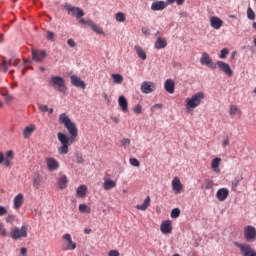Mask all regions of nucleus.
Returning a JSON list of instances; mask_svg holds the SVG:
<instances>
[{"instance_id":"f257e3e1","label":"nucleus","mask_w":256,"mask_h":256,"mask_svg":"<svg viewBox=\"0 0 256 256\" xmlns=\"http://www.w3.org/2000/svg\"><path fill=\"white\" fill-rule=\"evenodd\" d=\"M59 123L64 125L70 137L61 132L57 133V139L61 143V146L58 148V152L60 155H67L69 153V145L75 143V139H77V136L79 135V130L73 121H71V118H69L67 113L59 115Z\"/></svg>"},{"instance_id":"f03ea898","label":"nucleus","mask_w":256,"mask_h":256,"mask_svg":"<svg viewBox=\"0 0 256 256\" xmlns=\"http://www.w3.org/2000/svg\"><path fill=\"white\" fill-rule=\"evenodd\" d=\"M49 86L59 93H67V85H65V79L61 76H51L49 80Z\"/></svg>"},{"instance_id":"7ed1b4c3","label":"nucleus","mask_w":256,"mask_h":256,"mask_svg":"<svg viewBox=\"0 0 256 256\" xmlns=\"http://www.w3.org/2000/svg\"><path fill=\"white\" fill-rule=\"evenodd\" d=\"M205 99V93L197 92L192 97L186 99V109L191 111V109H197L201 105V101Z\"/></svg>"},{"instance_id":"20e7f679","label":"nucleus","mask_w":256,"mask_h":256,"mask_svg":"<svg viewBox=\"0 0 256 256\" xmlns=\"http://www.w3.org/2000/svg\"><path fill=\"white\" fill-rule=\"evenodd\" d=\"M11 239H14L15 241L19 239H25L27 237V226H21L12 228L10 232Z\"/></svg>"},{"instance_id":"39448f33","label":"nucleus","mask_w":256,"mask_h":256,"mask_svg":"<svg viewBox=\"0 0 256 256\" xmlns=\"http://www.w3.org/2000/svg\"><path fill=\"white\" fill-rule=\"evenodd\" d=\"M64 241L62 250L63 251H75L77 249V244L73 242V238H71V234L67 233L62 236Z\"/></svg>"},{"instance_id":"423d86ee","label":"nucleus","mask_w":256,"mask_h":256,"mask_svg":"<svg viewBox=\"0 0 256 256\" xmlns=\"http://www.w3.org/2000/svg\"><path fill=\"white\" fill-rule=\"evenodd\" d=\"M244 239L247 243H253L256 239V228L252 225H248L244 228Z\"/></svg>"},{"instance_id":"0eeeda50","label":"nucleus","mask_w":256,"mask_h":256,"mask_svg":"<svg viewBox=\"0 0 256 256\" xmlns=\"http://www.w3.org/2000/svg\"><path fill=\"white\" fill-rule=\"evenodd\" d=\"M201 65L209 67V69H217V64L213 62V59L207 52H203L200 58Z\"/></svg>"},{"instance_id":"6e6552de","label":"nucleus","mask_w":256,"mask_h":256,"mask_svg":"<svg viewBox=\"0 0 256 256\" xmlns=\"http://www.w3.org/2000/svg\"><path fill=\"white\" fill-rule=\"evenodd\" d=\"M140 89L142 93L149 95V93H153L157 89V86L151 81H144L142 82Z\"/></svg>"},{"instance_id":"1a4fd4ad","label":"nucleus","mask_w":256,"mask_h":256,"mask_svg":"<svg viewBox=\"0 0 256 256\" xmlns=\"http://www.w3.org/2000/svg\"><path fill=\"white\" fill-rule=\"evenodd\" d=\"M64 9L66 11H68V13H71L72 15H74L77 19H81V17H83L85 15V12H83L81 10V8L79 7H74V6H71L69 4H66L64 6Z\"/></svg>"},{"instance_id":"9d476101","label":"nucleus","mask_w":256,"mask_h":256,"mask_svg":"<svg viewBox=\"0 0 256 256\" xmlns=\"http://www.w3.org/2000/svg\"><path fill=\"white\" fill-rule=\"evenodd\" d=\"M243 256H256V252L249 244H236Z\"/></svg>"},{"instance_id":"9b49d317","label":"nucleus","mask_w":256,"mask_h":256,"mask_svg":"<svg viewBox=\"0 0 256 256\" xmlns=\"http://www.w3.org/2000/svg\"><path fill=\"white\" fill-rule=\"evenodd\" d=\"M217 67L222 71V73H225L228 77L233 76V70H231V66L223 61H217L216 63Z\"/></svg>"},{"instance_id":"f8f14e48","label":"nucleus","mask_w":256,"mask_h":256,"mask_svg":"<svg viewBox=\"0 0 256 256\" xmlns=\"http://www.w3.org/2000/svg\"><path fill=\"white\" fill-rule=\"evenodd\" d=\"M45 163L48 171H57L59 169V161L53 157L46 158Z\"/></svg>"},{"instance_id":"ddd939ff","label":"nucleus","mask_w":256,"mask_h":256,"mask_svg":"<svg viewBox=\"0 0 256 256\" xmlns=\"http://www.w3.org/2000/svg\"><path fill=\"white\" fill-rule=\"evenodd\" d=\"M168 5L167 1H155L151 4V11H163Z\"/></svg>"},{"instance_id":"4468645a","label":"nucleus","mask_w":256,"mask_h":256,"mask_svg":"<svg viewBox=\"0 0 256 256\" xmlns=\"http://www.w3.org/2000/svg\"><path fill=\"white\" fill-rule=\"evenodd\" d=\"M160 231L161 233H163L164 235H169V233H171V231H173V226H171V222L170 220H165L161 223L160 225Z\"/></svg>"},{"instance_id":"2eb2a0df","label":"nucleus","mask_w":256,"mask_h":256,"mask_svg":"<svg viewBox=\"0 0 256 256\" xmlns=\"http://www.w3.org/2000/svg\"><path fill=\"white\" fill-rule=\"evenodd\" d=\"M228 197H229V189L220 188L217 190L216 199H218V201H226Z\"/></svg>"},{"instance_id":"dca6fc26","label":"nucleus","mask_w":256,"mask_h":256,"mask_svg":"<svg viewBox=\"0 0 256 256\" xmlns=\"http://www.w3.org/2000/svg\"><path fill=\"white\" fill-rule=\"evenodd\" d=\"M70 81L74 87H80L81 89H85L86 87L85 81L81 80L77 75L70 76Z\"/></svg>"},{"instance_id":"f3484780","label":"nucleus","mask_w":256,"mask_h":256,"mask_svg":"<svg viewBox=\"0 0 256 256\" xmlns=\"http://www.w3.org/2000/svg\"><path fill=\"white\" fill-rule=\"evenodd\" d=\"M210 25L213 29L219 30L223 27V20L217 16H212L210 18Z\"/></svg>"},{"instance_id":"a211bd4d","label":"nucleus","mask_w":256,"mask_h":256,"mask_svg":"<svg viewBox=\"0 0 256 256\" xmlns=\"http://www.w3.org/2000/svg\"><path fill=\"white\" fill-rule=\"evenodd\" d=\"M164 89L167 91V93L173 95V93H175V81H173V79H167L164 82Z\"/></svg>"},{"instance_id":"6ab92c4d","label":"nucleus","mask_w":256,"mask_h":256,"mask_svg":"<svg viewBox=\"0 0 256 256\" xmlns=\"http://www.w3.org/2000/svg\"><path fill=\"white\" fill-rule=\"evenodd\" d=\"M172 189L176 194L181 193V189H183V184H181V180L179 177H174L172 180Z\"/></svg>"},{"instance_id":"aec40b11","label":"nucleus","mask_w":256,"mask_h":256,"mask_svg":"<svg viewBox=\"0 0 256 256\" xmlns=\"http://www.w3.org/2000/svg\"><path fill=\"white\" fill-rule=\"evenodd\" d=\"M115 187H117V182L109 178H104V183H103L104 191H111V189H115Z\"/></svg>"},{"instance_id":"412c9836","label":"nucleus","mask_w":256,"mask_h":256,"mask_svg":"<svg viewBox=\"0 0 256 256\" xmlns=\"http://www.w3.org/2000/svg\"><path fill=\"white\" fill-rule=\"evenodd\" d=\"M46 55L47 52L45 51L37 52L35 49H32V59H34V61L41 62L45 59Z\"/></svg>"},{"instance_id":"4be33fe9","label":"nucleus","mask_w":256,"mask_h":256,"mask_svg":"<svg viewBox=\"0 0 256 256\" xmlns=\"http://www.w3.org/2000/svg\"><path fill=\"white\" fill-rule=\"evenodd\" d=\"M118 104L123 113H127V111H129V103H127V98H125V96H119Z\"/></svg>"},{"instance_id":"5701e85b","label":"nucleus","mask_w":256,"mask_h":256,"mask_svg":"<svg viewBox=\"0 0 256 256\" xmlns=\"http://www.w3.org/2000/svg\"><path fill=\"white\" fill-rule=\"evenodd\" d=\"M155 49H165L167 47V39L158 37L154 44Z\"/></svg>"},{"instance_id":"b1692460","label":"nucleus","mask_w":256,"mask_h":256,"mask_svg":"<svg viewBox=\"0 0 256 256\" xmlns=\"http://www.w3.org/2000/svg\"><path fill=\"white\" fill-rule=\"evenodd\" d=\"M14 209H21L23 205V194H18L14 197L13 200Z\"/></svg>"},{"instance_id":"393cba45","label":"nucleus","mask_w":256,"mask_h":256,"mask_svg":"<svg viewBox=\"0 0 256 256\" xmlns=\"http://www.w3.org/2000/svg\"><path fill=\"white\" fill-rule=\"evenodd\" d=\"M149 205H151V197L147 196L141 205H136V209L147 211Z\"/></svg>"},{"instance_id":"a878e982","label":"nucleus","mask_w":256,"mask_h":256,"mask_svg":"<svg viewBox=\"0 0 256 256\" xmlns=\"http://www.w3.org/2000/svg\"><path fill=\"white\" fill-rule=\"evenodd\" d=\"M35 131V125H30L24 128L23 130V137L24 139H29L31 134Z\"/></svg>"},{"instance_id":"bb28decb","label":"nucleus","mask_w":256,"mask_h":256,"mask_svg":"<svg viewBox=\"0 0 256 256\" xmlns=\"http://www.w3.org/2000/svg\"><path fill=\"white\" fill-rule=\"evenodd\" d=\"M89 23V27L90 29H92V31H94V33H97L98 35H104L103 29L95 24V22H88Z\"/></svg>"},{"instance_id":"cd10ccee","label":"nucleus","mask_w":256,"mask_h":256,"mask_svg":"<svg viewBox=\"0 0 256 256\" xmlns=\"http://www.w3.org/2000/svg\"><path fill=\"white\" fill-rule=\"evenodd\" d=\"M135 51L140 59L142 61H145L147 59V53L143 51V48L141 46H135Z\"/></svg>"},{"instance_id":"c85d7f7f","label":"nucleus","mask_w":256,"mask_h":256,"mask_svg":"<svg viewBox=\"0 0 256 256\" xmlns=\"http://www.w3.org/2000/svg\"><path fill=\"white\" fill-rule=\"evenodd\" d=\"M229 115L235 117V115H241V109L237 105H231L229 108Z\"/></svg>"},{"instance_id":"c756f323","label":"nucleus","mask_w":256,"mask_h":256,"mask_svg":"<svg viewBox=\"0 0 256 256\" xmlns=\"http://www.w3.org/2000/svg\"><path fill=\"white\" fill-rule=\"evenodd\" d=\"M221 163V158L217 157V158H214L212 160V163H211V168L213 169V171H215V173H219V165Z\"/></svg>"},{"instance_id":"7c9ffc66","label":"nucleus","mask_w":256,"mask_h":256,"mask_svg":"<svg viewBox=\"0 0 256 256\" xmlns=\"http://www.w3.org/2000/svg\"><path fill=\"white\" fill-rule=\"evenodd\" d=\"M67 183H69L67 176H65V175L61 176L58 180L59 189H65V187H67Z\"/></svg>"},{"instance_id":"2f4dec72","label":"nucleus","mask_w":256,"mask_h":256,"mask_svg":"<svg viewBox=\"0 0 256 256\" xmlns=\"http://www.w3.org/2000/svg\"><path fill=\"white\" fill-rule=\"evenodd\" d=\"M11 161H13V150L6 152L5 167H11Z\"/></svg>"},{"instance_id":"473e14b6","label":"nucleus","mask_w":256,"mask_h":256,"mask_svg":"<svg viewBox=\"0 0 256 256\" xmlns=\"http://www.w3.org/2000/svg\"><path fill=\"white\" fill-rule=\"evenodd\" d=\"M76 193L78 197H82V198L85 197V195H87V186L85 185L79 186Z\"/></svg>"},{"instance_id":"72a5a7b5","label":"nucleus","mask_w":256,"mask_h":256,"mask_svg":"<svg viewBox=\"0 0 256 256\" xmlns=\"http://www.w3.org/2000/svg\"><path fill=\"white\" fill-rule=\"evenodd\" d=\"M1 95L4 98V101L7 105H9V103H11V101H13L15 99V97H13V95L9 94V92H2Z\"/></svg>"},{"instance_id":"f704fd0d","label":"nucleus","mask_w":256,"mask_h":256,"mask_svg":"<svg viewBox=\"0 0 256 256\" xmlns=\"http://www.w3.org/2000/svg\"><path fill=\"white\" fill-rule=\"evenodd\" d=\"M111 78L116 85H121L123 83V76H121V74H112Z\"/></svg>"},{"instance_id":"c9c22d12","label":"nucleus","mask_w":256,"mask_h":256,"mask_svg":"<svg viewBox=\"0 0 256 256\" xmlns=\"http://www.w3.org/2000/svg\"><path fill=\"white\" fill-rule=\"evenodd\" d=\"M0 67L2 68L3 73H7V71H9V64L7 63V60L4 56H2V64Z\"/></svg>"},{"instance_id":"e433bc0d","label":"nucleus","mask_w":256,"mask_h":256,"mask_svg":"<svg viewBox=\"0 0 256 256\" xmlns=\"http://www.w3.org/2000/svg\"><path fill=\"white\" fill-rule=\"evenodd\" d=\"M241 181H243V177H236L232 181V190L233 191H235V189H237V187H239V183H241Z\"/></svg>"},{"instance_id":"4c0bfd02","label":"nucleus","mask_w":256,"mask_h":256,"mask_svg":"<svg viewBox=\"0 0 256 256\" xmlns=\"http://www.w3.org/2000/svg\"><path fill=\"white\" fill-rule=\"evenodd\" d=\"M115 20L118 23H123L125 21V14L123 12H118L115 14Z\"/></svg>"},{"instance_id":"58836bf2","label":"nucleus","mask_w":256,"mask_h":256,"mask_svg":"<svg viewBox=\"0 0 256 256\" xmlns=\"http://www.w3.org/2000/svg\"><path fill=\"white\" fill-rule=\"evenodd\" d=\"M180 215H181V210L179 208H174L170 214L172 219H177L179 218Z\"/></svg>"},{"instance_id":"ea45409f","label":"nucleus","mask_w":256,"mask_h":256,"mask_svg":"<svg viewBox=\"0 0 256 256\" xmlns=\"http://www.w3.org/2000/svg\"><path fill=\"white\" fill-rule=\"evenodd\" d=\"M78 209L80 213H91V208H89L86 204H80Z\"/></svg>"},{"instance_id":"a19ab883","label":"nucleus","mask_w":256,"mask_h":256,"mask_svg":"<svg viewBox=\"0 0 256 256\" xmlns=\"http://www.w3.org/2000/svg\"><path fill=\"white\" fill-rule=\"evenodd\" d=\"M247 18L250 20V21H254L255 19V12L253 11V9L251 7H249L247 9Z\"/></svg>"},{"instance_id":"79ce46f5","label":"nucleus","mask_w":256,"mask_h":256,"mask_svg":"<svg viewBox=\"0 0 256 256\" xmlns=\"http://www.w3.org/2000/svg\"><path fill=\"white\" fill-rule=\"evenodd\" d=\"M37 107H38V109H39V111H40L41 113H47V111H49V106H47V105H45V104H40V103H38V104H37Z\"/></svg>"},{"instance_id":"37998d69","label":"nucleus","mask_w":256,"mask_h":256,"mask_svg":"<svg viewBox=\"0 0 256 256\" xmlns=\"http://www.w3.org/2000/svg\"><path fill=\"white\" fill-rule=\"evenodd\" d=\"M129 163L132 167H139L141 165L137 158H130Z\"/></svg>"},{"instance_id":"c03bdc74","label":"nucleus","mask_w":256,"mask_h":256,"mask_svg":"<svg viewBox=\"0 0 256 256\" xmlns=\"http://www.w3.org/2000/svg\"><path fill=\"white\" fill-rule=\"evenodd\" d=\"M75 159H76V162L79 164V165H82V163H85V159H83V155L79 154V153H76L75 154Z\"/></svg>"},{"instance_id":"a18cd8bd","label":"nucleus","mask_w":256,"mask_h":256,"mask_svg":"<svg viewBox=\"0 0 256 256\" xmlns=\"http://www.w3.org/2000/svg\"><path fill=\"white\" fill-rule=\"evenodd\" d=\"M133 111L135 115H141V113H143V108L141 107V105L138 104L134 106Z\"/></svg>"},{"instance_id":"49530a36","label":"nucleus","mask_w":256,"mask_h":256,"mask_svg":"<svg viewBox=\"0 0 256 256\" xmlns=\"http://www.w3.org/2000/svg\"><path fill=\"white\" fill-rule=\"evenodd\" d=\"M227 55H229V49L223 48L220 51V59H225L227 57Z\"/></svg>"},{"instance_id":"de8ad7c7","label":"nucleus","mask_w":256,"mask_h":256,"mask_svg":"<svg viewBox=\"0 0 256 256\" xmlns=\"http://www.w3.org/2000/svg\"><path fill=\"white\" fill-rule=\"evenodd\" d=\"M120 143L122 147H129V145H131V140L128 138H123Z\"/></svg>"},{"instance_id":"09e8293b","label":"nucleus","mask_w":256,"mask_h":256,"mask_svg":"<svg viewBox=\"0 0 256 256\" xmlns=\"http://www.w3.org/2000/svg\"><path fill=\"white\" fill-rule=\"evenodd\" d=\"M3 223L0 222V235L2 237H7L8 233H7V229L3 228Z\"/></svg>"},{"instance_id":"8fccbe9b","label":"nucleus","mask_w":256,"mask_h":256,"mask_svg":"<svg viewBox=\"0 0 256 256\" xmlns=\"http://www.w3.org/2000/svg\"><path fill=\"white\" fill-rule=\"evenodd\" d=\"M168 5H173V3H177V5H183L185 3V0H166Z\"/></svg>"},{"instance_id":"3c124183","label":"nucleus","mask_w":256,"mask_h":256,"mask_svg":"<svg viewBox=\"0 0 256 256\" xmlns=\"http://www.w3.org/2000/svg\"><path fill=\"white\" fill-rule=\"evenodd\" d=\"M39 185H41V177L36 176V177L33 179V186H34V187H39Z\"/></svg>"},{"instance_id":"603ef678","label":"nucleus","mask_w":256,"mask_h":256,"mask_svg":"<svg viewBox=\"0 0 256 256\" xmlns=\"http://www.w3.org/2000/svg\"><path fill=\"white\" fill-rule=\"evenodd\" d=\"M46 39H48V41H55V33L47 31Z\"/></svg>"},{"instance_id":"864d4df0","label":"nucleus","mask_w":256,"mask_h":256,"mask_svg":"<svg viewBox=\"0 0 256 256\" xmlns=\"http://www.w3.org/2000/svg\"><path fill=\"white\" fill-rule=\"evenodd\" d=\"M13 67H18V69L21 67L19 63H21V60L18 58L11 59Z\"/></svg>"},{"instance_id":"5fc2aeb1","label":"nucleus","mask_w":256,"mask_h":256,"mask_svg":"<svg viewBox=\"0 0 256 256\" xmlns=\"http://www.w3.org/2000/svg\"><path fill=\"white\" fill-rule=\"evenodd\" d=\"M155 109H163V104H155L151 107L152 113H155Z\"/></svg>"},{"instance_id":"6e6d98bb","label":"nucleus","mask_w":256,"mask_h":256,"mask_svg":"<svg viewBox=\"0 0 256 256\" xmlns=\"http://www.w3.org/2000/svg\"><path fill=\"white\" fill-rule=\"evenodd\" d=\"M79 23H81L82 25H88V27H89V23H93V20H85V19H83V18H81L80 20H79Z\"/></svg>"},{"instance_id":"4d7b16f0","label":"nucleus","mask_w":256,"mask_h":256,"mask_svg":"<svg viewBox=\"0 0 256 256\" xmlns=\"http://www.w3.org/2000/svg\"><path fill=\"white\" fill-rule=\"evenodd\" d=\"M205 189H207V190L213 189V181H211V180L206 181Z\"/></svg>"},{"instance_id":"13d9d810","label":"nucleus","mask_w":256,"mask_h":256,"mask_svg":"<svg viewBox=\"0 0 256 256\" xmlns=\"http://www.w3.org/2000/svg\"><path fill=\"white\" fill-rule=\"evenodd\" d=\"M141 31H142L143 35H151V31L149 30L148 27H142Z\"/></svg>"},{"instance_id":"bf43d9fd","label":"nucleus","mask_w":256,"mask_h":256,"mask_svg":"<svg viewBox=\"0 0 256 256\" xmlns=\"http://www.w3.org/2000/svg\"><path fill=\"white\" fill-rule=\"evenodd\" d=\"M67 44L69 45V47H75L76 45L75 40H73V38L68 39Z\"/></svg>"},{"instance_id":"052dcab7","label":"nucleus","mask_w":256,"mask_h":256,"mask_svg":"<svg viewBox=\"0 0 256 256\" xmlns=\"http://www.w3.org/2000/svg\"><path fill=\"white\" fill-rule=\"evenodd\" d=\"M3 215H7V209H5L3 206H0V217H3Z\"/></svg>"},{"instance_id":"680f3d73","label":"nucleus","mask_w":256,"mask_h":256,"mask_svg":"<svg viewBox=\"0 0 256 256\" xmlns=\"http://www.w3.org/2000/svg\"><path fill=\"white\" fill-rule=\"evenodd\" d=\"M108 256H120V254H119V251H117V250H111L108 253Z\"/></svg>"},{"instance_id":"e2e57ef3","label":"nucleus","mask_w":256,"mask_h":256,"mask_svg":"<svg viewBox=\"0 0 256 256\" xmlns=\"http://www.w3.org/2000/svg\"><path fill=\"white\" fill-rule=\"evenodd\" d=\"M229 145V136L224 137L222 147H227Z\"/></svg>"},{"instance_id":"0e129e2a","label":"nucleus","mask_w":256,"mask_h":256,"mask_svg":"<svg viewBox=\"0 0 256 256\" xmlns=\"http://www.w3.org/2000/svg\"><path fill=\"white\" fill-rule=\"evenodd\" d=\"M2 163H4L5 166V154H3V152H0V165H2Z\"/></svg>"},{"instance_id":"69168bd1","label":"nucleus","mask_w":256,"mask_h":256,"mask_svg":"<svg viewBox=\"0 0 256 256\" xmlns=\"http://www.w3.org/2000/svg\"><path fill=\"white\" fill-rule=\"evenodd\" d=\"M27 248L26 247H22L21 249H20V253H21V255L22 256H27Z\"/></svg>"},{"instance_id":"338daca9","label":"nucleus","mask_w":256,"mask_h":256,"mask_svg":"<svg viewBox=\"0 0 256 256\" xmlns=\"http://www.w3.org/2000/svg\"><path fill=\"white\" fill-rule=\"evenodd\" d=\"M112 123H115L117 125L119 123V119L117 117H113Z\"/></svg>"},{"instance_id":"774afa93","label":"nucleus","mask_w":256,"mask_h":256,"mask_svg":"<svg viewBox=\"0 0 256 256\" xmlns=\"http://www.w3.org/2000/svg\"><path fill=\"white\" fill-rule=\"evenodd\" d=\"M13 216H8L7 218H6V221H7V223H11V221H13Z\"/></svg>"}]
</instances>
